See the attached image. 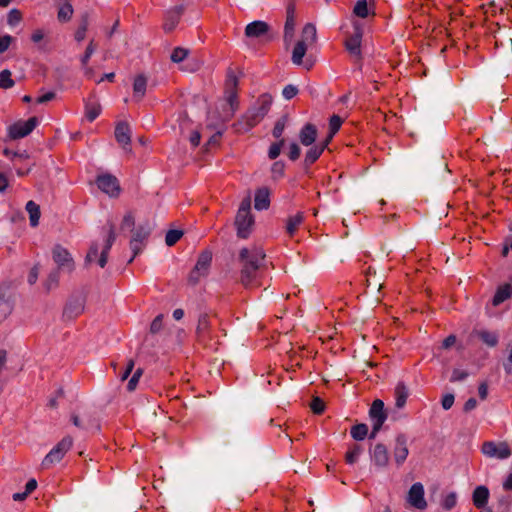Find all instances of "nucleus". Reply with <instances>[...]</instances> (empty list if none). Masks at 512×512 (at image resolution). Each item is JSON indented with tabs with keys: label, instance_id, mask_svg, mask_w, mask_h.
<instances>
[{
	"label": "nucleus",
	"instance_id": "obj_24",
	"mask_svg": "<svg viewBox=\"0 0 512 512\" xmlns=\"http://www.w3.org/2000/svg\"><path fill=\"white\" fill-rule=\"evenodd\" d=\"M270 206V191L267 187H261L256 190L254 198V207L256 210H266Z\"/></svg>",
	"mask_w": 512,
	"mask_h": 512
},
{
	"label": "nucleus",
	"instance_id": "obj_10",
	"mask_svg": "<svg viewBox=\"0 0 512 512\" xmlns=\"http://www.w3.org/2000/svg\"><path fill=\"white\" fill-rule=\"evenodd\" d=\"M354 32L345 41V48L349 54L357 59L362 58L361 41H362V27L359 23H354Z\"/></svg>",
	"mask_w": 512,
	"mask_h": 512
},
{
	"label": "nucleus",
	"instance_id": "obj_46",
	"mask_svg": "<svg viewBox=\"0 0 512 512\" xmlns=\"http://www.w3.org/2000/svg\"><path fill=\"white\" fill-rule=\"evenodd\" d=\"M183 236V231L178 229H171L166 233L165 243L167 246L171 247L175 245Z\"/></svg>",
	"mask_w": 512,
	"mask_h": 512
},
{
	"label": "nucleus",
	"instance_id": "obj_40",
	"mask_svg": "<svg viewBox=\"0 0 512 512\" xmlns=\"http://www.w3.org/2000/svg\"><path fill=\"white\" fill-rule=\"evenodd\" d=\"M59 274H60V272L58 270H55V269H53L49 273L46 281L44 282V287H45L47 292H49V291H51V290H53V289L58 287V285H59V277H60Z\"/></svg>",
	"mask_w": 512,
	"mask_h": 512
},
{
	"label": "nucleus",
	"instance_id": "obj_51",
	"mask_svg": "<svg viewBox=\"0 0 512 512\" xmlns=\"http://www.w3.org/2000/svg\"><path fill=\"white\" fill-rule=\"evenodd\" d=\"M342 123H343V120L340 116H338V115L331 116V118L329 120V132L332 135H335L339 131Z\"/></svg>",
	"mask_w": 512,
	"mask_h": 512
},
{
	"label": "nucleus",
	"instance_id": "obj_38",
	"mask_svg": "<svg viewBox=\"0 0 512 512\" xmlns=\"http://www.w3.org/2000/svg\"><path fill=\"white\" fill-rule=\"evenodd\" d=\"M89 21L88 14L85 13L81 17L80 24L75 32V40L81 42L85 39L86 31L88 29Z\"/></svg>",
	"mask_w": 512,
	"mask_h": 512
},
{
	"label": "nucleus",
	"instance_id": "obj_59",
	"mask_svg": "<svg viewBox=\"0 0 512 512\" xmlns=\"http://www.w3.org/2000/svg\"><path fill=\"white\" fill-rule=\"evenodd\" d=\"M299 90L297 86L288 84L283 88L282 95L286 100H291L298 94Z\"/></svg>",
	"mask_w": 512,
	"mask_h": 512
},
{
	"label": "nucleus",
	"instance_id": "obj_5",
	"mask_svg": "<svg viewBox=\"0 0 512 512\" xmlns=\"http://www.w3.org/2000/svg\"><path fill=\"white\" fill-rule=\"evenodd\" d=\"M481 451L486 457L496 458L499 460L507 459L512 454L508 443L505 441H486L482 444Z\"/></svg>",
	"mask_w": 512,
	"mask_h": 512
},
{
	"label": "nucleus",
	"instance_id": "obj_13",
	"mask_svg": "<svg viewBox=\"0 0 512 512\" xmlns=\"http://www.w3.org/2000/svg\"><path fill=\"white\" fill-rule=\"evenodd\" d=\"M369 417L372 424H375V430L378 426H383L388 418V414L384 407V402L381 399H375L369 409Z\"/></svg>",
	"mask_w": 512,
	"mask_h": 512
},
{
	"label": "nucleus",
	"instance_id": "obj_48",
	"mask_svg": "<svg viewBox=\"0 0 512 512\" xmlns=\"http://www.w3.org/2000/svg\"><path fill=\"white\" fill-rule=\"evenodd\" d=\"M353 12L360 18H366L369 14L367 0H358L354 6Z\"/></svg>",
	"mask_w": 512,
	"mask_h": 512
},
{
	"label": "nucleus",
	"instance_id": "obj_39",
	"mask_svg": "<svg viewBox=\"0 0 512 512\" xmlns=\"http://www.w3.org/2000/svg\"><path fill=\"white\" fill-rule=\"evenodd\" d=\"M86 118L88 121H94L101 112V106L98 103L87 102L85 105Z\"/></svg>",
	"mask_w": 512,
	"mask_h": 512
},
{
	"label": "nucleus",
	"instance_id": "obj_7",
	"mask_svg": "<svg viewBox=\"0 0 512 512\" xmlns=\"http://www.w3.org/2000/svg\"><path fill=\"white\" fill-rule=\"evenodd\" d=\"M37 125V117H31L26 121L18 120L8 127V135L13 140L24 138L29 135Z\"/></svg>",
	"mask_w": 512,
	"mask_h": 512
},
{
	"label": "nucleus",
	"instance_id": "obj_32",
	"mask_svg": "<svg viewBox=\"0 0 512 512\" xmlns=\"http://www.w3.org/2000/svg\"><path fill=\"white\" fill-rule=\"evenodd\" d=\"M307 51V45L304 41H298L292 51V62L296 65L303 64V57Z\"/></svg>",
	"mask_w": 512,
	"mask_h": 512
},
{
	"label": "nucleus",
	"instance_id": "obj_20",
	"mask_svg": "<svg viewBox=\"0 0 512 512\" xmlns=\"http://www.w3.org/2000/svg\"><path fill=\"white\" fill-rule=\"evenodd\" d=\"M318 131L314 124L306 123L299 132V140L304 146H311L317 139Z\"/></svg>",
	"mask_w": 512,
	"mask_h": 512
},
{
	"label": "nucleus",
	"instance_id": "obj_63",
	"mask_svg": "<svg viewBox=\"0 0 512 512\" xmlns=\"http://www.w3.org/2000/svg\"><path fill=\"white\" fill-rule=\"evenodd\" d=\"M455 401V396L452 393H447L442 397L441 405L444 410H449Z\"/></svg>",
	"mask_w": 512,
	"mask_h": 512
},
{
	"label": "nucleus",
	"instance_id": "obj_49",
	"mask_svg": "<svg viewBox=\"0 0 512 512\" xmlns=\"http://www.w3.org/2000/svg\"><path fill=\"white\" fill-rule=\"evenodd\" d=\"M457 504V494L456 492L448 493L442 500L441 506L445 510L453 509Z\"/></svg>",
	"mask_w": 512,
	"mask_h": 512
},
{
	"label": "nucleus",
	"instance_id": "obj_26",
	"mask_svg": "<svg viewBox=\"0 0 512 512\" xmlns=\"http://www.w3.org/2000/svg\"><path fill=\"white\" fill-rule=\"evenodd\" d=\"M512 296V283H504L500 285L492 299L493 306H499Z\"/></svg>",
	"mask_w": 512,
	"mask_h": 512
},
{
	"label": "nucleus",
	"instance_id": "obj_8",
	"mask_svg": "<svg viewBox=\"0 0 512 512\" xmlns=\"http://www.w3.org/2000/svg\"><path fill=\"white\" fill-rule=\"evenodd\" d=\"M73 440L70 436L64 437L43 459L42 467L48 468L50 465L59 462L65 453L71 448Z\"/></svg>",
	"mask_w": 512,
	"mask_h": 512
},
{
	"label": "nucleus",
	"instance_id": "obj_61",
	"mask_svg": "<svg viewBox=\"0 0 512 512\" xmlns=\"http://www.w3.org/2000/svg\"><path fill=\"white\" fill-rule=\"evenodd\" d=\"M468 372L460 369H454L450 378L451 382H461L468 377Z\"/></svg>",
	"mask_w": 512,
	"mask_h": 512
},
{
	"label": "nucleus",
	"instance_id": "obj_42",
	"mask_svg": "<svg viewBox=\"0 0 512 512\" xmlns=\"http://www.w3.org/2000/svg\"><path fill=\"white\" fill-rule=\"evenodd\" d=\"M302 37L304 42L310 41V43L315 42L317 38L316 27L312 23H307L302 30Z\"/></svg>",
	"mask_w": 512,
	"mask_h": 512
},
{
	"label": "nucleus",
	"instance_id": "obj_56",
	"mask_svg": "<svg viewBox=\"0 0 512 512\" xmlns=\"http://www.w3.org/2000/svg\"><path fill=\"white\" fill-rule=\"evenodd\" d=\"M143 374V370L141 368H138L134 374L132 375V377L130 378L128 384H127V390L128 391H134L137 387V384L139 382V379L140 377L142 376Z\"/></svg>",
	"mask_w": 512,
	"mask_h": 512
},
{
	"label": "nucleus",
	"instance_id": "obj_54",
	"mask_svg": "<svg viewBox=\"0 0 512 512\" xmlns=\"http://www.w3.org/2000/svg\"><path fill=\"white\" fill-rule=\"evenodd\" d=\"M162 326H163V315L159 314L151 322L149 333L151 335L157 334L162 329Z\"/></svg>",
	"mask_w": 512,
	"mask_h": 512
},
{
	"label": "nucleus",
	"instance_id": "obj_4",
	"mask_svg": "<svg viewBox=\"0 0 512 512\" xmlns=\"http://www.w3.org/2000/svg\"><path fill=\"white\" fill-rule=\"evenodd\" d=\"M52 259L57 265L55 270L72 273L75 269V262L70 252L63 246L57 244L52 249Z\"/></svg>",
	"mask_w": 512,
	"mask_h": 512
},
{
	"label": "nucleus",
	"instance_id": "obj_43",
	"mask_svg": "<svg viewBox=\"0 0 512 512\" xmlns=\"http://www.w3.org/2000/svg\"><path fill=\"white\" fill-rule=\"evenodd\" d=\"M11 76L12 73L8 69H4L0 72V88L9 89L15 85V82Z\"/></svg>",
	"mask_w": 512,
	"mask_h": 512
},
{
	"label": "nucleus",
	"instance_id": "obj_45",
	"mask_svg": "<svg viewBox=\"0 0 512 512\" xmlns=\"http://www.w3.org/2000/svg\"><path fill=\"white\" fill-rule=\"evenodd\" d=\"M135 228V218L132 212H127L121 222L120 230L133 232Z\"/></svg>",
	"mask_w": 512,
	"mask_h": 512
},
{
	"label": "nucleus",
	"instance_id": "obj_47",
	"mask_svg": "<svg viewBox=\"0 0 512 512\" xmlns=\"http://www.w3.org/2000/svg\"><path fill=\"white\" fill-rule=\"evenodd\" d=\"M255 103L260 106V110L267 114L272 104V96L268 93H264L259 96Z\"/></svg>",
	"mask_w": 512,
	"mask_h": 512
},
{
	"label": "nucleus",
	"instance_id": "obj_25",
	"mask_svg": "<svg viewBox=\"0 0 512 512\" xmlns=\"http://www.w3.org/2000/svg\"><path fill=\"white\" fill-rule=\"evenodd\" d=\"M309 147L310 148L307 150L303 160V168L306 173L309 172L310 166L315 163L324 152L323 147H320L319 145H311Z\"/></svg>",
	"mask_w": 512,
	"mask_h": 512
},
{
	"label": "nucleus",
	"instance_id": "obj_22",
	"mask_svg": "<svg viewBox=\"0 0 512 512\" xmlns=\"http://www.w3.org/2000/svg\"><path fill=\"white\" fill-rule=\"evenodd\" d=\"M489 495H490V492L486 486H484V485L477 486L472 493V502H473L474 506L478 509L484 510V508L486 507V505L488 503Z\"/></svg>",
	"mask_w": 512,
	"mask_h": 512
},
{
	"label": "nucleus",
	"instance_id": "obj_17",
	"mask_svg": "<svg viewBox=\"0 0 512 512\" xmlns=\"http://www.w3.org/2000/svg\"><path fill=\"white\" fill-rule=\"evenodd\" d=\"M184 11V5H177L166 12L165 22L163 24V28L166 32H171L176 28Z\"/></svg>",
	"mask_w": 512,
	"mask_h": 512
},
{
	"label": "nucleus",
	"instance_id": "obj_57",
	"mask_svg": "<svg viewBox=\"0 0 512 512\" xmlns=\"http://www.w3.org/2000/svg\"><path fill=\"white\" fill-rule=\"evenodd\" d=\"M300 154H301L300 146L296 142H292L289 145V150H288V153H287L288 158L291 161H296V160L299 159Z\"/></svg>",
	"mask_w": 512,
	"mask_h": 512
},
{
	"label": "nucleus",
	"instance_id": "obj_19",
	"mask_svg": "<svg viewBox=\"0 0 512 512\" xmlns=\"http://www.w3.org/2000/svg\"><path fill=\"white\" fill-rule=\"evenodd\" d=\"M13 310V304L10 300L9 289L7 286H0V322L6 319Z\"/></svg>",
	"mask_w": 512,
	"mask_h": 512
},
{
	"label": "nucleus",
	"instance_id": "obj_53",
	"mask_svg": "<svg viewBox=\"0 0 512 512\" xmlns=\"http://www.w3.org/2000/svg\"><path fill=\"white\" fill-rule=\"evenodd\" d=\"M207 275H208L207 273H205L204 271H201V270H197V268L194 266V268L191 270V272L189 274L188 282L191 285H196L199 283L201 277H205Z\"/></svg>",
	"mask_w": 512,
	"mask_h": 512
},
{
	"label": "nucleus",
	"instance_id": "obj_34",
	"mask_svg": "<svg viewBox=\"0 0 512 512\" xmlns=\"http://www.w3.org/2000/svg\"><path fill=\"white\" fill-rule=\"evenodd\" d=\"M368 431V426L365 423H359L352 426L350 434L354 440L362 441L367 437Z\"/></svg>",
	"mask_w": 512,
	"mask_h": 512
},
{
	"label": "nucleus",
	"instance_id": "obj_1",
	"mask_svg": "<svg viewBox=\"0 0 512 512\" xmlns=\"http://www.w3.org/2000/svg\"><path fill=\"white\" fill-rule=\"evenodd\" d=\"M265 258V252L257 246L252 248L244 247L239 251L238 262L241 265L240 282L243 286H252L258 277L260 269L265 266Z\"/></svg>",
	"mask_w": 512,
	"mask_h": 512
},
{
	"label": "nucleus",
	"instance_id": "obj_11",
	"mask_svg": "<svg viewBox=\"0 0 512 512\" xmlns=\"http://www.w3.org/2000/svg\"><path fill=\"white\" fill-rule=\"evenodd\" d=\"M424 495H425V491H424L423 484L420 482H416V483L412 484V486L410 487V489L408 491L407 502L411 506H413L419 510H424L427 508V502L424 498Z\"/></svg>",
	"mask_w": 512,
	"mask_h": 512
},
{
	"label": "nucleus",
	"instance_id": "obj_16",
	"mask_svg": "<svg viewBox=\"0 0 512 512\" xmlns=\"http://www.w3.org/2000/svg\"><path fill=\"white\" fill-rule=\"evenodd\" d=\"M106 227H107V238L105 241V245L102 249V252L100 254V257L98 259V264L101 268H104L105 265L107 264L109 251L116 240L114 224L112 222L108 221Z\"/></svg>",
	"mask_w": 512,
	"mask_h": 512
},
{
	"label": "nucleus",
	"instance_id": "obj_55",
	"mask_svg": "<svg viewBox=\"0 0 512 512\" xmlns=\"http://www.w3.org/2000/svg\"><path fill=\"white\" fill-rule=\"evenodd\" d=\"M310 407L313 413L320 415L325 410V403L319 397H314L310 404Z\"/></svg>",
	"mask_w": 512,
	"mask_h": 512
},
{
	"label": "nucleus",
	"instance_id": "obj_12",
	"mask_svg": "<svg viewBox=\"0 0 512 512\" xmlns=\"http://www.w3.org/2000/svg\"><path fill=\"white\" fill-rule=\"evenodd\" d=\"M369 454L372 463L377 468H385L389 463V452L387 447L382 443H377L374 447H370Z\"/></svg>",
	"mask_w": 512,
	"mask_h": 512
},
{
	"label": "nucleus",
	"instance_id": "obj_15",
	"mask_svg": "<svg viewBox=\"0 0 512 512\" xmlns=\"http://www.w3.org/2000/svg\"><path fill=\"white\" fill-rule=\"evenodd\" d=\"M408 454L407 437L405 434L400 433L395 438V447L393 450V456L396 464L398 466L402 465L407 459Z\"/></svg>",
	"mask_w": 512,
	"mask_h": 512
},
{
	"label": "nucleus",
	"instance_id": "obj_50",
	"mask_svg": "<svg viewBox=\"0 0 512 512\" xmlns=\"http://www.w3.org/2000/svg\"><path fill=\"white\" fill-rule=\"evenodd\" d=\"M285 163L282 160L275 161L271 167L272 177L274 179L281 178L284 176Z\"/></svg>",
	"mask_w": 512,
	"mask_h": 512
},
{
	"label": "nucleus",
	"instance_id": "obj_62",
	"mask_svg": "<svg viewBox=\"0 0 512 512\" xmlns=\"http://www.w3.org/2000/svg\"><path fill=\"white\" fill-rule=\"evenodd\" d=\"M227 102L230 105L232 113L238 108V97L236 90L229 91Z\"/></svg>",
	"mask_w": 512,
	"mask_h": 512
},
{
	"label": "nucleus",
	"instance_id": "obj_41",
	"mask_svg": "<svg viewBox=\"0 0 512 512\" xmlns=\"http://www.w3.org/2000/svg\"><path fill=\"white\" fill-rule=\"evenodd\" d=\"M209 326V314L207 312L200 313L196 328V333L198 334V336H202L209 329Z\"/></svg>",
	"mask_w": 512,
	"mask_h": 512
},
{
	"label": "nucleus",
	"instance_id": "obj_37",
	"mask_svg": "<svg viewBox=\"0 0 512 512\" xmlns=\"http://www.w3.org/2000/svg\"><path fill=\"white\" fill-rule=\"evenodd\" d=\"M288 122V115L285 114L281 116L275 123L274 128L272 130V135L274 138L280 140L282 138V134L285 130L286 124Z\"/></svg>",
	"mask_w": 512,
	"mask_h": 512
},
{
	"label": "nucleus",
	"instance_id": "obj_30",
	"mask_svg": "<svg viewBox=\"0 0 512 512\" xmlns=\"http://www.w3.org/2000/svg\"><path fill=\"white\" fill-rule=\"evenodd\" d=\"M477 337L489 347H495L498 344L499 336L496 332L488 330H479L475 332Z\"/></svg>",
	"mask_w": 512,
	"mask_h": 512
},
{
	"label": "nucleus",
	"instance_id": "obj_3",
	"mask_svg": "<svg viewBox=\"0 0 512 512\" xmlns=\"http://www.w3.org/2000/svg\"><path fill=\"white\" fill-rule=\"evenodd\" d=\"M132 238L129 242L130 249L132 251V257L129 259L128 263H131L134 258L139 255L143 247L146 245V242L151 234V227L148 221L139 224L134 228L132 232Z\"/></svg>",
	"mask_w": 512,
	"mask_h": 512
},
{
	"label": "nucleus",
	"instance_id": "obj_29",
	"mask_svg": "<svg viewBox=\"0 0 512 512\" xmlns=\"http://www.w3.org/2000/svg\"><path fill=\"white\" fill-rule=\"evenodd\" d=\"M212 262V253L209 250H204L198 256L195 267L197 270L204 271L205 273H209V269Z\"/></svg>",
	"mask_w": 512,
	"mask_h": 512
},
{
	"label": "nucleus",
	"instance_id": "obj_44",
	"mask_svg": "<svg viewBox=\"0 0 512 512\" xmlns=\"http://www.w3.org/2000/svg\"><path fill=\"white\" fill-rule=\"evenodd\" d=\"M285 143V139H280L276 142H273L268 150V158L271 160H275L276 158H278Z\"/></svg>",
	"mask_w": 512,
	"mask_h": 512
},
{
	"label": "nucleus",
	"instance_id": "obj_60",
	"mask_svg": "<svg viewBox=\"0 0 512 512\" xmlns=\"http://www.w3.org/2000/svg\"><path fill=\"white\" fill-rule=\"evenodd\" d=\"M21 12L17 9H12L8 13L7 22L9 25L14 26L21 21Z\"/></svg>",
	"mask_w": 512,
	"mask_h": 512
},
{
	"label": "nucleus",
	"instance_id": "obj_18",
	"mask_svg": "<svg viewBox=\"0 0 512 512\" xmlns=\"http://www.w3.org/2000/svg\"><path fill=\"white\" fill-rule=\"evenodd\" d=\"M270 31V26L261 20H256L251 23H249L245 27V35L250 38H259L266 34H268Z\"/></svg>",
	"mask_w": 512,
	"mask_h": 512
},
{
	"label": "nucleus",
	"instance_id": "obj_31",
	"mask_svg": "<svg viewBox=\"0 0 512 512\" xmlns=\"http://www.w3.org/2000/svg\"><path fill=\"white\" fill-rule=\"evenodd\" d=\"M408 389L403 382H399L395 388L396 402L395 406L401 409L405 406L408 398Z\"/></svg>",
	"mask_w": 512,
	"mask_h": 512
},
{
	"label": "nucleus",
	"instance_id": "obj_23",
	"mask_svg": "<svg viewBox=\"0 0 512 512\" xmlns=\"http://www.w3.org/2000/svg\"><path fill=\"white\" fill-rule=\"evenodd\" d=\"M55 3L58 6V21L62 23L68 22L74 13L71 0H55Z\"/></svg>",
	"mask_w": 512,
	"mask_h": 512
},
{
	"label": "nucleus",
	"instance_id": "obj_2",
	"mask_svg": "<svg viewBox=\"0 0 512 512\" xmlns=\"http://www.w3.org/2000/svg\"><path fill=\"white\" fill-rule=\"evenodd\" d=\"M254 225V218L251 214V202L249 198L244 199L235 217L237 236L242 239L248 238Z\"/></svg>",
	"mask_w": 512,
	"mask_h": 512
},
{
	"label": "nucleus",
	"instance_id": "obj_36",
	"mask_svg": "<svg viewBox=\"0 0 512 512\" xmlns=\"http://www.w3.org/2000/svg\"><path fill=\"white\" fill-rule=\"evenodd\" d=\"M294 28H295V20L294 16L290 14V9H288V14L284 26V40L290 41L294 36Z\"/></svg>",
	"mask_w": 512,
	"mask_h": 512
},
{
	"label": "nucleus",
	"instance_id": "obj_9",
	"mask_svg": "<svg viewBox=\"0 0 512 512\" xmlns=\"http://www.w3.org/2000/svg\"><path fill=\"white\" fill-rule=\"evenodd\" d=\"M96 184L102 192L112 198H116L120 195L121 187L119 181L110 173L98 175L96 178Z\"/></svg>",
	"mask_w": 512,
	"mask_h": 512
},
{
	"label": "nucleus",
	"instance_id": "obj_52",
	"mask_svg": "<svg viewBox=\"0 0 512 512\" xmlns=\"http://www.w3.org/2000/svg\"><path fill=\"white\" fill-rule=\"evenodd\" d=\"M188 52L189 51L185 48L177 47L171 54V60L175 63H180L187 57Z\"/></svg>",
	"mask_w": 512,
	"mask_h": 512
},
{
	"label": "nucleus",
	"instance_id": "obj_28",
	"mask_svg": "<svg viewBox=\"0 0 512 512\" xmlns=\"http://www.w3.org/2000/svg\"><path fill=\"white\" fill-rule=\"evenodd\" d=\"M25 209L29 214L30 225L32 227L38 226L41 216L40 206L34 201L30 200L26 203Z\"/></svg>",
	"mask_w": 512,
	"mask_h": 512
},
{
	"label": "nucleus",
	"instance_id": "obj_6",
	"mask_svg": "<svg viewBox=\"0 0 512 512\" xmlns=\"http://www.w3.org/2000/svg\"><path fill=\"white\" fill-rule=\"evenodd\" d=\"M85 301L86 297L84 293H73L68 298L66 305L63 309V318L67 320H72L79 316L84 311Z\"/></svg>",
	"mask_w": 512,
	"mask_h": 512
},
{
	"label": "nucleus",
	"instance_id": "obj_33",
	"mask_svg": "<svg viewBox=\"0 0 512 512\" xmlns=\"http://www.w3.org/2000/svg\"><path fill=\"white\" fill-rule=\"evenodd\" d=\"M364 448L360 444H353L345 454V461L347 464H354L357 462L358 457L363 453Z\"/></svg>",
	"mask_w": 512,
	"mask_h": 512
},
{
	"label": "nucleus",
	"instance_id": "obj_58",
	"mask_svg": "<svg viewBox=\"0 0 512 512\" xmlns=\"http://www.w3.org/2000/svg\"><path fill=\"white\" fill-rule=\"evenodd\" d=\"M98 250H99V245L98 243L96 242H93L91 245H90V248L88 250V253L85 257V264H89V263H92L96 257L98 256Z\"/></svg>",
	"mask_w": 512,
	"mask_h": 512
},
{
	"label": "nucleus",
	"instance_id": "obj_64",
	"mask_svg": "<svg viewBox=\"0 0 512 512\" xmlns=\"http://www.w3.org/2000/svg\"><path fill=\"white\" fill-rule=\"evenodd\" d=\"M503 369L506 374L512 375V348L509 351L507 358L503 361Z\"/></svg>",
	"mask_w": 512,
	"mask_h": 512
},
{
	"label": "nucleus",
	"instance_id": "obj_14",
	"mask_svg": "<svg viewBox=\"0 0 512 512\" xmlns=\"http://www.w3.org/2000/svg\"><path fill=\"white\" fill-rule=\"evenodd\" d=\"M116 141L126 152H131V130L127 122H119L115 127Z\"/></svg>",
	"mask_w": 512,
	"mask_h": 512
},
{
	"label": "nucleus",
	"instance_id": "obj_27",
	"mask_svg": "<svg viewBox=\"0 0 512 512\" xmlns=\"http://www.w3.org/2000/svg\"><path fill=\"white\" fill-rule=\"evenodd\" d=\"M146 88L147 78L143 74L136 76L133 83V99L140 101L145 96Z\"/></svg>",
	"mask_w": 512,
	"mask_h": 512
},
{
	"label": "nucleus",
	"instance_id": "obj_35",
	"mask_svg": "<svg viewBox=\"0 0 512 512\" xmlns=\"http://www.w3.org/2000/svg\"><path fill=\"white\" fill-rule=\"evenodd\" d=\"M303 219L304 217L301 212L288 218L286 223V231L290 236L294 235L298 226L303 222Z\"/></svg>",
	"mask_w": 512,
	"mask_h": 512
},
{
	"label": "nucleus",
	"instance_id": "obj_21",
	"mask_svg": "<svg viewBox=\"0 0 512 512\" xmlns=\"http://www.w3.org/2000/svg\"><path fill=\"white\" fill-rule=\"evenodd\" d=\"M266 115V113L260 110V106L256 103L251 106L244 115V120L248 129L257 125Z\"/></svg>",
	"mask_w": 512,
	"mask_h": 512
}]
</instances>
